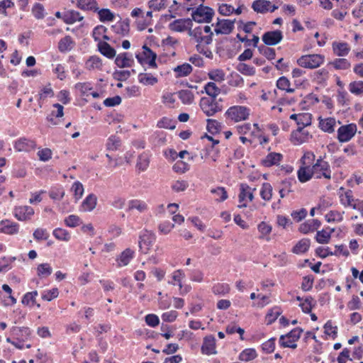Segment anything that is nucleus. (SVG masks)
I'll return each mask as SVG.
<instances>
[{"mask_svg":"<svg viewBox=\"0 0 363 363\" xmlns=\"http://www.w3.org/2000/svg\"><path fill=\"white\" fill-rule=\"evenodd\" d=\"M189 35L196 43V50L208 58L213 57L212 52L207 48V45L212 42L213 33L207 35H203L202 27L199 26L194 29H189Z\"/></svg>","mask_w":363,"mask_h":363,"instance_id":"f257e3e1","label":"nucleus"},{"mask_svg":"<svg viewBox=\"0 0 363 363\" xmlns=\"http://www.w3.org/2000/svg\"><path fill=\"white\" fill-rule=\"evenodd\" d=\"M250 114V110L242 106H231L225 112L227 118L236 123L248 119Z\"/></svg>","mask_w":363,"mask_h":363,"instance_id":"f03ea898","label":"nucleus"},{"mask_svg":"<svg viewBox=\"0 0 363 363\" xmlns=\"http://www.w3.org/2000/svg\"><path fill=\"white\" fill-rule=\"evenodd\" d=\"M325 61L324 55L320 54L306 55L301 56L297 63L302 67L315 69L320 67Z\"/></svg>","mask_w":363,"mask_h":363,"instance_id":"7ed1b4c3","label":"nucleus"},{"mask_svg":"<svg viewBox=\"0 0 363 363\" xmlns=\"http://www.w3.org/2000/svg\"><path fill=\"white\" fill-rule=\"evenodd\" d=\"M199 106L202 111L207 116H213L216 113L221 111L223 108L216 99L209 97H202L200 100Z\"/></svg>","mask_w":363,"mask_h":363,"instance_id":"20e7f679","label":"nucleus"},{"mask_svg":"<svg viewBox=\"0 0 363 363\" xmlns=\"http://www.w3.org/2000/svg\"><path fill=\"white\" fill-rule=\"evenodd\" d=\"M313 177L315 179L325 178L331 179V169L329 163L323 160L321 157L318 159L315 163L312 166Z\"/></svg>","mask_w":363,"mask_h":363,"instance_id":"39448f33","label":"nucleus"},{"mask_svg":"<svg viewBox=\"0 0 363 363\" xmlns=\"http://www.w3.org/2000/svg\"><path fill=\"white\" fill-rule=\"evenodd\" d=\"M303 330L300 328H296L285 335H281L279 339L281 346L284 347L296 348V342L300 338Z\"/></svg>","mask_w":363,"mask_h":363,"instance_id":"423d86ee","label":"nucleus"},{"mask_svg":"<svg viewBox=\"0 0 363 363\" xmlns=\"http://www.w3.org/2000/svg\"><path fill=\"white\" fill-rule=\"evenodd\" d=\"M136 58L140 64H147L152 68H156L157 55L152 52L147 46H143V52L136 54Z\"/></svg>","mask_w":363,"mask_h":363,"instance_id":"0eeeda50","label":"nucleus"},{"mask_svg":"<svg viewBox=\"0 0 363 363\" xmlns=\"http://www.w3.org/2000/svg\"><path fill=\"white\" fill-rule=\"evenodd\" d=\"M214 14L212 9L208 6H200L192 13V18L194 21L198 23L206 22L209 23Z\"/></svg>","mask_w":363,"mask_h":363,"instance_id":"6e6552de","label":"nucleus"},{"mask_svg":"<svg viewBox=\"0 0 363 363\" xmlns=\"http://www.w3.org/2000/svg\"><path fill=\"white\" fill-rule=\"evenodd\" d=\"M155 235L148 230H145L140 236L139 247L143 253H148L152 248L155 241Z\"/></svg>","mask_w":363,"mask_h":363,"instance_id":"1a4fd4ad","label":"nucleus"},{"mask_svg":"<svg viewBox=\"0 0 363 363\" xmlns=\"http://www.w3.org/2000/svg\"><path fill=\"white\" fill-rule=\"evenodd\" d=\"M357 132L355 124L351 123L340 126L337 130V139L340 143L350 140Z\"/></svg>","mask_w":363,"mask_h":363,"instance_id":"9d476101","label":"nucleus"},{"mask_svg":"<svg viewBox=\"0 0 363 363\" xmlns=\"http://www.w3.org/2000/svg\"><path fill=\"white\" fill-rule=\"evenodd\" d=\"M255 188H251L246 184H241L240 186V194H239V208L246 207L247 204L245 203L246 201H252L254 199L253 192L255 191Z\"/></svg>","mask_w":363,"mask_h":363,"instance_id":"9b49d317","label":"nucleus"},{"mask_svg":"<svg viewBox=\"0 0 363 363\" xmlns=\"http://www.w3.org/2000/svg\"><path fill=\"white\" fill-rule=\"evenodd\" d=\"M11 335L13 339L20 342L28 340L31 335V331L28 327H16L13 326L10 330Z\"/></svg>","mask_w":363,"mask_h":363,"instance_id":"f8f14e48","label":"nucleus"},{"mask_svg":"<svg viewBox=\"0 0 363 363\" xmlns=\"http://www.w3.org/2000/svg\"><path fill=\"white\" fill-rule=\"evenodd\" d=\"M252 8L257 13H264L274 11L279 6L268 0H256L252 3Z\"/></svg>","mask_w":363,"mask_h":363,"instance_id":"ddd939ff","label":"nucleus"},{"mask_svg":"<svg viewBox=\"0 0 363 363\" xmlns=\"http://www.w3.org/2000/svg\"><path fill=\"white\" fill-rule=\"evenodd\" d=\"M311 138V135L308 130L303 127H298L291 133V140L294 145H300L307 142Z\"/></svg>","mask_w":363,"mask_h":363,"instance_id":"4468645a","label":"nucleus"},{"mask_svg":"<svg viewBox=\"0 0 363 363\" xmlns=\"http://www.w3.org/2000/svg\"><path fill=\"white\" fill-rule=\"evenodd\" d=\"M235 20L222 19L218 20L216 24L214 31L216 34H229L234 28Z\"/></svg>","mask_w":363,"mask_h":363,"instance_id":"2eb2a0df","label":"nucleus"},{"mask_svg":"<svg viewBox=\"0 0 363 363\" xmlns=\"http://www.w3.org/2000/svg\"><path fill=\"white\" fill-rule=\"evenodd\" d=\"M282 38V33L279 30L267 32L262 35V40L267 45H275L281 42Z\"/></svg>","mask_w":363,"mask_h":363,"instance_id":"dca6fc26","label":"nucleus"},{"mask_svg":"<svg viewBox=\"0 0 363 363\" xmlns=\"http://www.w3.org/2000/svg\"><path fill=\"white\" fill-rule=\"evenodd\" d=\"M192 26L191 20L189 18L177 19L169 23V28L174 32H184L189 30Z\"/></svg>","mask_w":363,"mask_h":363,"instance_id":"f3484780","label":"nucleus"},{"mask_svg":"<svg viewBox=\"0 0 363 363\" xmlns=\"http://www.w3.org/2000/svg\"><path fill=\"white\" fill-rule=\"evenodd\" d=\"M332 49L335 55L343 57L350 52V46L346 42L334 41L332 43Z\"/></svg>","mask_w":363,"mask_h":363,"instance_id":"a211bd4d","label":"nucleus"},{"mask_svg":"<svg viewBox=\"0 0 363 363\" xmlns=\"http://www.w3.org/2000/svg\"><path fill=\"white\" fill-rule=\"evenodd\" d=\"M33 214H34L33 208L28 206L16 207L14 210L15 217L18 220H29V219H30L31 216Z\"/></svg>","mask_w":363,"mask_h":363,"instance_id":"6ab92c4d","label":"nucleus"},{"mask_svg":"<svg viewBox=\"0 0 363 363\" xmlns=\"http://www.w3.org/2000/svg\"><path fill=\"white\" fill-rule=\"evenodd\" d=\"M35 147L34 141L22 138L18 140L14 145V148L18 152H28L33 150Z\"/></svg>","mask_w":363,"mask_h":363,"instance_id":"aec40b11","label":"nucleus"},{"mask_svg":"<svg viewBox=\"0 0 363 363\" xmlns=\"http://www.w3.org/2000/svg\"><path fill=\"white\" fill-rule=\"evenodd\" d=\"M319 128L324 132L332 133L335 131L337 121L334 118H322L319 117Z\"/></svg>","mask_w":363,"mask_h":363,"instance_id":"412c9836","label":"nucleus"},{"mask_svg":"<svg viewBox=\"0 0 363 363\" xmlns=\"http://www.w3.org/2000/svg\"><path fill=\"white\" fill-rule=\"evenodd\" d=\"M115 63L121 68L130 67L133 65L134 60L131 55L128 52H123L117 55Z\"/></svg>","mask_w":363,"mask_h":363,"instance_id":"4be33fe9","label":"nucleus"},{"mask_svg":"<svg viewBox=\"0 0 363 363\" xmlns=\"http://www.w3.org/2000/svg\"><path fill=\"white\" fill-rule=\"evenodd\" d=\"M201 351L206 354H216V340L212 335L206 336L201 347Z\"/></svg>","mask_w":363,"mask_h":363,"instance_id":"5701e85b","label":"nucleus"},{"mask_svg":"<svg viewBox=\"0 0 363 363\" xmlns=\"http://www.w3.org/2000/svg\"><path fill=\"white\" fill-rule=\"evenodd\" d=\"M134 251L130 248L125 249L117 257V266L119 267L127 266L134 257Z\"/></svg>","mask_w":363,"mask_h":363,"instance_id":"b1692460","label":"nucleus"},{"mask_svg":"<svg viewBox=\"0 0 363 363\" xmlns=\"http://www.w3.org/2000/svg\"><path fill=\"white\" fill-rule=\"evenodd\" d=\"M320 225V222L316 219L308 220L300 225L299 230L303 234H307L318 229Z\"/></svg>","mask_w":363,"mask_h":363,"instance_id":"393cba45","label":"nucleus"},{"mask_svg":"<svg viewBox=\"0 0 363 363\" xmlns=\"http://www.w3.org/2000/svg\"><path fill=\"white\" fill-rule=\"evenodd\" d=\"M297 174L301 182H306L313 177L312 168L308 165L302 164L298 170Z\"/></svg>","mask_w":363,"mask_h":363,"instance_id":"a878e982","label":"nucleus"},{"mask_svg":"<svg viewBox=\"0 0 363 363\" xmlns=\"http://www.w3.org/2000/svg\"><path fill=\"white\" fill-rule=\"evenodd\" d=\"M221 89L218 87L216 83L213 82H208L203 87L202 93H206L212 99H215L220 94Z\"/></svg>","mask_w":363,"mask_h":363,"instance_id":"bb28decb","label":"nucleus"},{"mask_svg":"<svg viewBox=\"0 0 363 363\" xmlns=\"http://www.w3.org/2000/svg\"><path fill=\"white\" fill-rule=\"evenodd\" d=\"M98 48L100 52L108 58L112 59L116 56V50L106 42L99 41Z\"/></svg>","mask_w":363,"mask_h":363,"instance_id":"cd10ccee","label":"nucleus"},{"mask_svg":"<svg viewBox=\"0 0 363 363\" xmlns=\"http://www.w3.org/2000/svg\"><path fill=\"white\" fill-rule=\"evenodd\" d=\"M84 17L78 12L70 10L64 13L63 20L67 24H73L77 21H82Z\"/></svg>","mask_w":363,"mask_h":363,"instance_id":"c85d7f7f","label":"nucleus"},{"mask_svg":"<svg viewBox=\"0 0 363 363\" xmlns=\"http://www.w3.org/2000/svg\"><path fill=\"white\" fill-rule=\"evenodd\" d=\"M283 156L279 153L272 152L269 153L263 160L262 164L265 167H271L273 165H277L281 160Z\"/></svg>","mask_w":363,"mask_h":363,"instance_id":"c756f323","label":"nucleus"},{"mask_svg":"<svg viewBox=\"0 0 363 363\" xmlns=\"http://www.w3.org/2000/svg\"><path fill=\"white\" fill-rule=\"evenodd\" d=\"M138 82L145 86H153L157 83L158 79L150 73H140L138 75Z\"/></svg>","mask_w":363,"mask_h":363,"instance_id":"7c9ffc66","label":"nucleus"},{"mask_svg":"<svg viewBox=\"0 0 363 363\" xmlns=\"http://www.w3.org/2000/svg\"><path fill=\"white\" fill-rule=\"evenodd\" d=\"M335 69L337 70H347L351 67V63L346 58H336L331 62H330Z\"/></svg>","mask_w":363,"mask_h":363,"instance_id":"2f4dec72","label":"nucleus"},{"mask_svg":"<svg viewBox=\"0 0 363 363\" xmlns=\"http://www.w3.org/2000/svg\"><path fill=\"white\" fill-rule=\"evenodd\" d=\"M74 43L69 35L62 38L58 43V49L61 52H66L72 49Z\"/></svg>","mask_w":363,"mask_h":363,"instance_id":"473e14b6","label":"nucleus"},{"mask_svg":"<svg viewBox=\"0 0 363 363\" xmlns=\"http://www.w3.org/2000/svg\"><path fill=\"white\" fill-rule=\"evenodd\" d=\"M77 6L86 11H98L97 3L95 0H77Z\"/></svg>","mask_w":363,"mask_h":363,"instance_id":"72a5a7b5","label":"nucleus"},{"mask_svg":"<svg viewBox=\"0 0 363 363\" xmlns=\"http://www.w3.org/2000/svg\"><path fill=\"white\" fill-rule=\"evenodd\" d=\"M350 92L355 96L363 95V81L356 80L351 82L348 84Z\"/></svg>","mask_w":363,"mask_h":363,"instance_id":"f704fd0d","label":"nucleus"},{"mask_svg":"<svg viewBox=\"0 0 363 363\" xmlns=\"http://www.w3.org/2000/svg\"><path fill=\"white\" fill-rule=\"evenodd\" d=\"M96 196L94 194H89L82 202V208L84 211H92L96 205Z\"/></svg>","mask_w":363,"mask_h":363,"instance_id":"c9c22d12","label":"nucleus"},{"mask_svg":"<svg viewBox=\"0 0 363 363\" xmlns=\"http://www.w3.org/2000/svg\"><path fill=\"white\" fill-rule=\"evenodd\" d=\"M55 108H57L56 111H52L48 116V120L52 124V125H57L59 124V121L57 120H55L54 117L56 118H62L63 116V106L59 104H55L53 106Z\"/></svg>","mask_w":363,"mask_h":363,"instance_id":"e433bc0d","label":"nucleus"},{"mask_svg":"<svg viewBox=\"0 0 363 363\" xmlns=\"http://www.w3.org/2000/svg\"><path fill=\"white\" fill-rule=\"evenodd\" d=\"M310 246L308 239H302L293 247L292 252L295 254H301L306 252Z\"/></svg>","mask_w":363,"mask_h":363,"instance_id":"4c0bfd02","label":"nucleus"},{"mask_svg":"<svg viewBox=\"0 0 363 363\" xmlns=\"http://www.w3.org/2000/svg\"><path fill=\"white\" fill-rule=\"evenodd\" d=\"M133 209H136L139 212H144L147 209V204L143 201L133 199L128 202V210Z\"/></svg>","mask_w":363,"mask_h":363,"instance_id":"58836bf2","label":"nucleus"},{"mask_svg":"<svg viewBox=\"0 0 363 363\" xmlns=\"http://www.w3.org/2000/svg\"><path fill=\"white\" fill-rule=\"evenodd\" d=\"M211 193L215 195V200L222 202L227 199L228 194L224 187L218 186L211 190Z\"/></svg>","mask_w":363,"mask_h":363,"instance_id":"ea45409f","label":"nucleus"},{"mask_svg":"<svg viewBox=\"0 0 363 363\" xmlns=\"http://www.w3.org/2000/svg\"><path fill=\"white\" fill-rule=\"evenodd\" d=\"M174 71L177 74V77H185L192 72V67L188 63H184L182 65L176 67L174 69Z\"/></svg>","mask_w":363,"mask_h":363,"instance_id":"a19ab883","label":"nucleus"},{"mask_svg":"<svg viewBox=\"0 0 363 363\" xmlns=\"http://www.w3.org/2000/svg\"><path fill=\"white\" fill-rule=\"evenodd\" d=\"M208 76L215 83H220L225 80V73L221 69H213L208 73Z\"/></svg>","mask_w":363,"mask_h":363,"instance_id":"79ce46f5","label":"nucleus"},{"mask_svg":"<svg viewBox=\"0 0 363 363\" xmlns=\"http://www.w3.org/2000/svg\"><path fill=\"white\" fill-rule=\"evenodd\" d=\"M179 98L185 104H191L194 99V94L189 90H181L178 92Z\"/></svg>","mask_w":363,"mask_h":363,"instance_id":"37998d69","label":"nucleus"},{"mask_svg":"<svg viewBox=\"0 0 363 363\" xmlns=\"http://www.w3.org/2000/svg\"><path fill=\"white\" fill-rule=\"evenodd\" d=\"M272 186L269 183H264L262 184L260 196L264 201H270L272 196Z\"/></svg>","mask_w":363,"mask_h":363,"instance_id":"c03bdc74","label":"nucleus"},{"mask_svg":"<svg viewBox=\"0 0 363 363\" xmlns=\"http://www.w3.org/2000/svg\"><path fill=\"white\" fill-rule=\"evenodd\" d=\"M333 231V229H332L330 232H328L325 230L318 231L315 238L317 242L321 244L328 243L331 237V233Z\"/></svg>","mask_w":363,"mask_h":363,"instance_id":"a18cd8bd","label":"nucleus"},{"mask_svg":"<svg viewBox=\"0 0 363 363\" xmlns=\"http://www.w3.org/2000/svg\"><path fill=\"white\" fill-rule=\"evenodd\" d=\"M86 66L89 70L99 69L102 67L101 60L96 56H92L86 62Z\"/></svg>","mask_w":363,"mask_h":363,"instance_id":"49530a36","label":"nucleus"},{"mask_svg":"<svg viewBox=\"0 0 363 363\" xmlns=\"http://www.w3.org/2000/svg\"><path fill=\"white\" fill-rule=\"evenodd\" d=\"M52 272V269L48 263L40 264L37 267V274L41 277H47Z\"/></svg>","mask_w":363,"mask_h":363,"instance_id":"de8ad7c7","label":"nucleus"},{"mask_svg":"<svg viewBox=\"0 0 363 363\" xmlns=\"http://www.w3.org/2000/svg\"><path fill=\"white\" fill-rule=\"evenodd\" d=\"M340 201L344 206H349L353 208V203L356 200L353 199L352 191L347 190L340 196Z\"/></svg>","mask_w":363,"mask_h":363,"instance_id":"09e8293b","label":"nucleus"},{"mask_svg":"<svg viewBox=\"0 0 363 363\" xmlns=\"http://www.w3.org/2000/svg\"><path fill=\"white\" fill-rule=\"evenodd\" d=\"M257 357V352L254 349H246L243 350L239 356L241 361L248 362L254 359Z\"/></svg>","mask_w":363,"mask_h":363,"instance_id":"8fccbe9b","label":"nucleus"},{"mask_svg":"<svg viewBox=\"0 0 363 363\" xmlns=\"http://www.w3.org/2000/svg\"><path fill=\"white\" fill-rule=\"evenodd\" d=\"M277 86L281 90H285L288 93H292L294 91V89H291L290 86V82L289 80L285 77H280L277 82Z\"/></svg>","mask_w":363,"mask_h":363,"instance_id":"3c124183","label":"nucleus"},{"mask_svg":"<svg viewBox=\"0 0 363 363\" xmlns=\"http://www.w3.org/2000/svg\"><path fill=\"white\" fill-rule=\"evenodd\" d=\"M185 277V274L181 269L176 270L172 274V281L169 283L173 285L178 284L180 289H182V280Z\"/></svg>","mask_w":363,"mask_h":363,"instance_id":"603ef678","label":"nucleus"},{"mask_svg":"<svg viewBox=\"0 0 363 363\" xmlns=\"http://www.w3.org/2000/svg\"><path fill=\"white\" fill-rule=\"evenodd\" d=\"M150 159L148 155L145 153H143L138 157L137 167L141 171H145L148 167Z\"/></svg>","mask_w":363,"mask_h":363,"instance_id":"864d4df0","label":"nucleus"},{"mask_svg":"<svg viewBox=\"0 0 363 363\" xmlns=\"http://www.w3.org/2000/svg\"><path fill=\"white\" fill-rule=\"evenodd\" d=\"M2 232L9 235H14L18 232V224L6 222L2 228Z\"/></svg>","mask_w":363,"mask_h":363,"instance_id":"5fc2aeb1","label":"nucleus"},{"mask_svg":"<svg viewBox=\"0 0 363 363\" xmlns=\"http://www.w3.org/2000/svg\"><path fill=\"white\" fill-rule=\"evenodd\" d=\"M98 14L101 21H112L114 18V15L111 12L109 9H103L101 10L98 9Z\"/></svg>","mask_w":363,"mask_h":363,"instance_id":"6e6d98bb","label":"nucleus"},{"mask_svg":"<svg viewBox=\"0 0 363 363\" xmlns=\"http://www.w3.org/2000/svg\"><path fill=\"white\" fill-rule=\"evenodd\" d=\"M53 235L59 240L69 241L70 239L69 233L65 229L57 228L53 231Z\"/></svg>","mask_w":363,"mask_h":363,"instance_id":"4d7b16f0","label":"nucleus"},{"mask_svg":"<svg viewBox=\"0 0 363 363\" xmlns=\"http://www.w3.org/2000/svg\"><path fill=\"white\" fill-rule=\"evenodd\" d=\"M148 6L152 11H159L166 7V0H150Z\"/></svg>","mask_w":363,"mask_h":363,"instance_id":"13d9d810","label":"nucleus"},{"mask_svg":"<svg viewBox=\"0 0 363 363\" xmlns=\"http://www.w3.org/2000/svg\"><path fill=\"white\" fill-rule=\"evenodd\" d=\"M343 213L331 211L325 215V219L328 223L340 222L343 219Z\"/></svg>","mask_w":363,"mask_h":363,"instance_id":"bf43d9fd","label":"nucleus"},{"mask_svg":"<svg viewBox=\"0 0 363 363\" xmlns=\"http://www.w3.org/2000/svg\"><path fill=\"white\" fill-rule=\"evenodd\" d=\"M72 191L74 192V196L77 201L84 194V187L81 182H75L72 186Z\"/></svg>","mask_w":363,"mask_h":363,"instance_id":"052dcab7","label":"nucleus"},{"mask_svg":"<svg viewBox=\"0 0 363 363\" xmlns=\"http://www.w3.org/2000/svg\"><path fill=\"white\" fill-rule=\"evenodd\" d=\"M32 13L37 19H42L45 17L44 7L39 3H37L33 6Z\"/></svg>","mask_w":363,"mask_h":363,"instance_id":"680f3d73","label":"nucleus"},{"mask_svg":"<svg viewBox=\"0 0 363 363\" xmlns=\"http://www.w3.org/2000/svg\"><path fill=\"white\" fill-rule=\"evenodd\" d=\"M281 313V310L279 308L271 309L266 315L267 324L272 323L279 317Z\"/></svg>","mask_w":363,"mask_h":363,"instance_id":"e2e57ef3","label":"nucleus"},{"mask_svg":"<svg viewBox=\"0 0 363 363\" xmlns=\"http://www.w3.org/2000/svg\"><path fill=\"white\" fill-rule=\"evenodd\" d=\"M38 296L37 291L26 293L21 301L24 305H30V303L34 304L35 302V298Z\"/></svg>","mask_w":363,"mask_h":363,"instance_id":"0e129e2a","label":"nucleus"},{"mask_svg":"<svg viewBox=\"0 0 363 363\" xmlns=\"http://www.w3.org/2000/svg\"><path fill=\"white\" fill-rule=\"evenodd\" d=\"M59 291L57 288H53L50 290L45 291L42 294V298L45 301H51L58 296Z\"/></svg>","mask_w":363,"mask_h":363,"instance_id":"69168bd1","label":"nucleus"},{"mask_svg":"<svg viewBox=\"0 0 363 363\" xmlns=\"http://www.w3.org/2000/svg\"><path fill=\"white\" fill-rule=\"evenodd\" d=\"M38 156L41 161H48L52 157V151L49 148L39 150L38 152Z\"/></svg>","mask_w":363,"mask_h":363,"instance_id":"338daca9","label":"nucleus"},{"mask_svg":"<svg viewBox=\"0 0 363 363\" xmlns=\"http://www.w3.org/2000/svg\"><path fill=\"white\" fill-rule=\"evenodd\" d=\"M230 291L228 284H218L213 288V291L216 294H225Z\"/></svg>","mask_w":363,"mask_h":363,"instance_id":"774afa93","label":"nucleus"}]
</instances>
